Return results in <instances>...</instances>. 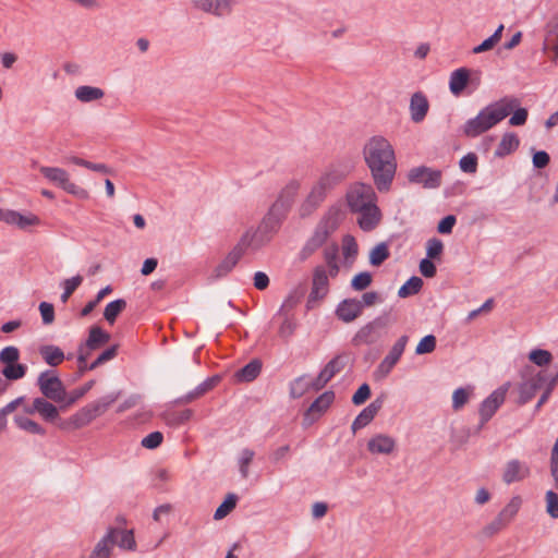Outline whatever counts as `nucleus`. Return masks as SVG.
<instances>
[{
  "label": "nucleus",
  "instance_id": "f257e3e1",
  "mask_svg": "<svg viewBox=\"0 0 558 558\" xmlns=\"http://www.w3.org/2000/svg\"><path fill=\"white\" fill-rule=\"evenodd\" d=\"M362 155L376 189L379 192H388L397 172L392 144L381 135H374L365 142Z\"/></svg>",
  "mask_w": 558,
  "mask_h": 558
},
{
  "label": "nucleus",
  "instance_id": "58836bf2",
  "mask_svg": "<svg viewBox=\"0 0 558 558\" xmlns=\"http://www.w3.org/2000/svg\"><path fill=\"white\" fill-rule=\"evenodd\" d=\"M238 497L234 494H228L222 504L216 509L214 513L215 520L226 518L236 506Z\"/></svg>",
  "mask_w": 558,
  "mask_h": 558
},
{
  "label": "nucleus",
  "instance_id": "1a4fd4ad",
  "mask_svg": "<svg viewBox=\"0 0 558 558\" xmlns=\"http://www.w3.org/2000/svg\"><path fill=\"white\" fill-rule=\"evenodd\" d=\"M301 189V183L298 180L290 181L280 192L278 199L271 206L269 217L279 216L283 217L288 209L291 207L295 196Z\"/></svg>",
  "mask_w": 558,
  "mask_h": 558
},
{
  "label": "nucleus",
  "instance_id": "a18cd8bd",
  "mask_svg": "<svg viewBox=\"0 0 558 558\" xmlns=\"http://www.w3.org/2000/svg\"><path fill=\"white\" fill-rule=\"evenodd\" d=\"M389 257L387 244H377L369 253V263L373 266H380Z\"/></svg>",
  "mask_w": 558,
  "mask_h": 558
},
{
  "label": "nucleus",
  "instance_id": "20e7f679",
  "mask_svg": "<svg viewBox=\"0 0 558 558\" xmlns=\"http://www.w3.org/2000/svg\"><path fill=\"white\" fill-rule=\"evenodd\" d=\"M345 177V172L339 167L331 165L327 167L313 183L308 194L299 207V215L302 218L311 216L316 211L331 191Z\"/></svg>",
  "mask_w": 558,
  "mask_h": 558
},
{
  "label": "nucleus",
  "instance_id": "9d476101",
  "mask_svg": "<svg viewBox=\"0 0 558 558\" xmlns=\"http://www.w3.org/2000/svg\"><path fill=\"white\" fill-rule=\"evenodd\" d=\"M509 386V383L500 386L482 402L480 407L481 426L486 424L504 403Z\"/></svg>",
  "mask_w": 558,
  "mask_h": 558
},
{
  "label": "nucleus",
  "instance_id": "a19ab883",
  "mask_svg": "<svg viewBox=\"0 0 558 558\" xmlns=\"http://www.w3.org/2000/svg\"><path fill=\"white\" fill-rule=\"evenodd\" d=\"M423 286V280L420 277H411L404 284H402L398 291L400 298H408L416 294Z\"/></svg>",
  "mask_w": 558,
  "mask_h": 558
},
{
  "label": "nucleus",
  "instance_id": "bb28decb",
  "mask_svg": "<svg viewBox=\"0 0 558 558\" xmlns=\"http://www.w3.org/2000/svg\"><path fill=\"white\" fill-rule=\"evenodd\" d=\"M262 245L263 242L258 239V233L256 231L248 230L242 235L233 250H239V254L243 256L247 250L256 251Z\"/></svg>",
  "mask_w": 558,
  "mask_h": 558
},
{
  "label": "nucleus",
  "instance_id": "423d86ee",
  "mask_svg": "<svg viewBox=\"0 0 558 558\" xmlns=\"http://www.w3.org/2000/svg\"><path fill=\"white\" fill-rule=\"evenodd\" d=\"M409 341L408 336H401L392 345L389 353L385 356V359L379 363L377 369L375 371V377L377 379L386 378L395 365L399 362L402 356L407 343Z\"/></svg>",
  "mask_w": 558,
  "mask_h": 558
},
{
  "label": "nucleus",
  "instance_id": "37998d69",
  "mask_svg": "<svg viewBox=\"0 0 558 558\" xmlns=\"http://www.w3.org/2000/svg\"><path fill=\"white\" fill-rule=\"evenodd\" d=\"M508 525L509 524L499 514H497L492 522L482 529L481 533L484 537H492L505 530Z\"/></svg>",
  "mask_w": 558,
  "mask_h": 558
},
{
  "label": "nucleus",
  "instance_id": "3c124183",
  "mask_svg": "<svg viewBox=\"0 0 558 558\" xmlns=\"http://www.w3.org/2000/svg\"><path fill=\"white\" fill-rule=\"evenodd\" d=\"M529 360L537 366H545L551 362L553 356L547 350L536 349L530 352Z\"/></svg>",
  "mask_w": 558,
  "mask_h": 558
},
{
  "label": "nucleus",
  "instance_id": "680f3d73",
  "mask_svg": "<svg viewBox=\"0 0 558 558\" xmlns=\"http://www.w3.org/2000/svg\"><path fill=\"white\" fill-rule=\"evenodd\" d=\"M215 385V380L214 379H210V380H206L204 383H202L201 385H198L196 387V389L192 392H190L189 395H186L183 399L184 402H191L193 401L194 399H197L199 398L201 396H203L205 392H207L208 390H210Z\"/></svg>",
  "mask_w": 558,
  "mask_h": 558
},
{
  "label": "nucleus",
  "instance_id": "72a5a7b5",
  "mask_svg": "<svg viewBox=\"0 0 558 558\" xmlns=\"http://www.w3.org/2000/svg\"><path fill=\"white\" fill-rule=\"evenodd\" d=\"M260 369V362L254 360L236 372V378L239 381L250 383L259 375Z\"/></svg>",
  "mask_w": 558,
  "mask_h": 558
},
{
  "label": "nucleus",
  "instance_id": "13d9d810",
  "mask_svg": "<svg viewBox=\"0 0 558 558\" xmlns=\"http://www.w3.org/2000/svg\"><path fill=\"white\" fill-rule=\"evenodd\" d=\"M325 265H322L323 267H326L329 270V274L331 278L337 277L339 272V266L337 263V251H326L325 252Z\"/></svg>",
  "mask_w": 558,
  "mask_h": 558
},
{
  "label": "nucleus",
  "instance_id": "c85d7f7f",
  "mask_svg": "<svg viewBox=\"0 0 558 558\" xmlns=\"http://www.w3.org/2000/svg\"><path fill=\"white\" fill-rule=\"evenodd\" d=\"M39 353L45 362L50 366H58L64 360L63 351L56 345H44L39 349Z\"/></svg>",
  "mask_w": 558,
  "mask_h": 558
},
{
  "label": "nucleus",
  "instance_id": "864d4df0",
  "mask_svg": "<svg viewBox=\"0 0 558 558\" xmlns=\"http://www.w3.org/2000/svg\"><path fill=\"white\" fill-rule=\"evenodd\" d=\"M436 348V338L433 335H427L417 343L415 353L418 355L432 353Z\"/></svg>",
  "mask_w": 558,
  "mask_h": 558
},
{
  "label": "nucleus",
  "instance_id": "0eeeda50",
  "mask_svg": "<svg viewBox=\"0 0 558 558\" xmlns=\"http://www.w3.org/2000/svg\"><path fill=\"white\" fill-rule=\"evenodd\" d=\"M329 270L323 266H316L313 270L312 289L307 300V307L314 302L323 300L329 292Z\"/></svg>",
  "mask_w": 558,
  "mask_h": 558
},
{
  "label": "nucleus",
  "instance_id": "a211bd4d",
  "mask_svg": "<svg viewBox=\"0 0 558 558\" xmlns=\"http://www.w3.org/2000/svg\"><path fill=\"white\" fill-rule=\"evenodd\" d=\"M195 9L216 16H223L231 12L230 0H192Z\"/></svg>",
  "mask_w": 558,
  "mask_h": 558
},
{
  "label": "nucleus",
  "instance_id": "338daca9",
  "mask_svg": "<svg viewBox=\"0 0 558 558\" xmlns=\"http://www.w3.org/2000/svg\"><path fill=\"white\" fill-rule=\"evenodd\" d=\"M371 396V388L367 384H363L360 386V388L355 391V393L352 397V402L355 405L363 404Z\"/></svg>",
  "mask_w": 558,
  "mask_h": 558
},
{
  "label": "nucleus",
  "instance_id": "8fccbe9b",
  "mask_svg": "<svg viewBox=\"0 0 558 558\" xmlns=\"http://www.w3.org/2000/svg\"><path fill=\"white\" fill-rule=\"evenodd\" d=\"M313 387V383L306 380L304 376L296 378L290 385V393L293 398H301L310 387Z\"/></svg>",
  "mask_w": 558,
  "mask_h": 558
},
{
  "label": "nucleus",
  "instance_id": "69168bd1",
  "mask_svg": "<svg viewBox=\"0 0 558 558\" xmlns=\"http://www.w3.org/2000/svg\"><path fill=\"white\" fill-rule=\"evenodd\" d=\"M39 312L41 315L43 323L50 325L54 320V308L53 305L48 302H41L39 304Z\"/></svg>",
  "mask_w": 558,
  "mask_h": 558
},
{
  "label": "nucleus",
  "instance_id": "f8f14e48",
  "mask_svg": "<svg viewBox=\"0 0 558 558\" xmlns=\"http://www.w3.org/2000/svg\"><path fill=\"white\" fill-rule=\"evenodd\" d=\"M408 179L411 183L422 184L427 189H435L441 183V172L421 166L412 168L408 172Z\"/></svg>",
  "mask_w": 558,
  "mask_h": 558
},
{
  "label": "nucleus",
  "instance_id": "dca6fc26",
  "mask_svg": "<svg viewBox=\"0 0 558 558\" xmlns=\"http://www.w3.org/2000/svg\"><path fill=\"white\" fill-rule=\"evenodd\" d=\"M429 110V102L425 94L416 92L410 99V117L414 123H421L425 120Z\"/></svg>",
  "mask_w": 558,
  "mask_h": 558
},
{
  "label": "nucleus",
  "instance_id": "c9c22d12",
  "mask_svg": "<svg viewBox=\"0 0 558 558\" xmlns=\"http://www.w3.org/2000/svg\"><path fill=\"white\" fill-rule=\"evenodd\" d=\"M126 302L122 299L114 300L108 303L104 311L105 319L112 325L117 317L125 310Z\"/></svg>",
  "mask_w": 558,
  "mask_h": 558
},
{
  "label": "nucleus",
  "instance_id": "4be33fe9",
  "mask_svg": "<svg viewBox=\"0 0 558 558\" xmlns=\"http://www.w3.org/2000/svg\"><path fill=\"white\" fill-rule=\"evenodd\" d=\"M335 395L331 391H326L320 395L310 407L305 414L306 420L315 421L319 417L333 402Z\"/></svg>",
  "mask_w": 558,
  "mask_h": 558
},
{
  "label": "nucleus",
  "instance_id": "6e6d98bb",
  "mask_svg": "<svg viewBox=\"0 0 558 558\" xmlns=\"http://www.w3.org/2000/svg\"><path fill=\"white\" fill-rule=\"evenodd\" d=\"M444 251V243L436 238H432L426 243V255L428 258H439Z\"/></svg>",
  "mask_w": 558,
  "mask_h": 558
},
{
  "label": "nucleus",
  "instance_id": "6e6552de",
  "mask_svg": "<svg viewBox=\"0 0 558 558\" xmlns=\"http://www.w3.org/2000/svg\"><path fill=\"white\" fill-rule=\"evenodd\" d=\"M38 386L41 393L54 402H62L65 399V389L62 381L49 372H44L38 377Z\"/></svg>",
  "mask_w": 558,
  "mask_h": 558
},
{
  "label": "nucleus",
  "instance_id": "052dcab7",
  "mask_svg": "<svg viewBox=\"0 0 558 558\" xmlns=\"http://www.w3.org/2000/svg\"><path fill=\"white\" fill-rule=\"evenodd\" d=\"M545 500L547 513L551 518L558 519V494L553 490H548L546 493Z\"/></svg>",
  "mask_w": 558,
  "mask_h": 558
},
{
  "label": "nucleus",
  "instance_id": "473e14b6",
  "mask_svg": "<svg viewBox=\"0 0 558 558\" xmlns=\"http://www.w3.org/2000/svg\"><path fill=\"white\" fill-rule=\"evenodd\" d=\"M35 409L37 410V413L46 421L52 422L59 415L57 407L44 398L35 399Z\"/></svg>",
  "mask_w": 558,
  "mask_h": 558
},
{
  "label": "nucleus",
  "instance_id": "f03ea898",
  "mask_svg": "<svg viewBox=\"0 0 558 558\" xmlns=\"http://www.w3.org/2000/svg\"><path fill=\"white\" fill-rule=\"evenodd\" d=\"M347 203L351 211L359 214L357 223L364 231L377 227L381 219L377 196L371 184L356 182L347 191Z\"/></svg>",
  "mask_w": 558,
  "mask_h": 558
},
{
  "label": "nucleus",
  "instance_id": "9b49d317",
  "mask_svg": "<svg viewBox=\"0 0 558 558\" xmlns=\"http://www.w3.org/2000/svg\"><path fill=\"white\" fill-rule=\"evenodd\" d=\"M110 340V335L104 331L98 326H93L89 329V335L87 340L80 345L78 348V362H86L89 357L92 351L97 350L108 343Z\"/></svg>",
  "mask_w": 558,
  "mask_h": 558
},
{
  "label": "nucleus",
  "instance_id": "6ab92c4d",
  "mask_svg": "<svg viewBox=\"0 0 558 558\" xmlns=\"http://www.w3.org/2000/svg\"><path fill=\"white\" fill-rule=\"evenodd\" d=\"M362 312L363 305L360 300L345 299L337 306L336 315L340 320L351 323L361 316Z\"/></svg>",
  "mask_w": 558,
  "mask_h": 558
},
{
  "label": "nucleus",
  "instance_id": "603ef678",
  "mask_svg": "<svg viewBox=\"0 0 558 558\" xmlns=\"http://www.w3.org/2000/svg\"><path fill=\"white\" fill-rule=\"evenodd\" d=\"M373 277L369 272L363 271L355 275L351 280V287L355 291H363L371 286Z\"/></svg>",
  "mask_w": 558,
  "mask_h": 558
},
{
  "label": "nucleus",
  "instance_id": "aec40b11",
  "mask_svg": "<svg viewBox=\"0 0 558 558\" xmlns=\"http://www.w3.org/2000/svg\"><path fill=\"white\" fill-rule=\"evenodd\" d=\"M544 381V376L538 373L536 376L522 383L519 387V403L524 404L532 400Z\"/></svg>",
  "mask_w": 558,
  "mask_h": 558
},
{
  "label": "nucleus",
  "instance_id": "ddd939ff",
  "mask_svg": "<svg viewBox=\"0 0 558 558\" xmlns=\"http://www.w3.org/2000/svg\"><path fill=\"white\" fill-rule=\"evenodd\" d=\"M530 475L531 469L527 463L518 459H511L505 464L501 477L504 483L510 485L515 482H522L530 477Z\"/></svg>",
  "mask_w": 558,
  "mask_h": 558
},
{
  "label": "nucleus",
  "instance_id": "ea45409f",
  "mask_svg": "<svg viewBox=\"0 0 558 558\" xmlns=\"http://www.w3.org/2000/svg\"><path fill=\"white\" fill-rule=\"evenodd\" d=\"M504 25H499L495 33L485 39L481 45L473 48V53L478 54L492 50L501 39Z\"/></svg>",
  "mask_w": 558,
  "mask_h": 558
},
{
  "label": "nucleus",
  "instance_id": "79ce46f5",
  "mask_svg": "<svg viewBox=\"0 0 558 558\" xmlns=\"http://www.w3.org/2000/svg\"><path fill=\"white\" fill-rule=\"evenodd\" d=\"M14 422L16 426L23 430H26L31 434L35 435H44L45 428L41 427L38 423L35 421L26 417V416H15Z\"/></svg>",
  "mask_w": 558,
  "mask_h": 558
},
{
  "label": "nucleus",
  "instance_id": "0e129e2a",
  "mask_svg": "<svg viewBox=\"0 0 558 558\" xmlns=\"http://www.w3.org/2000/svg\"><path fill=\"white\" fill-rule=\"evenodd\" d=\"M163 436L160 432H153L142 439V446L147 449H155L162 442Z\"/></svg>",
  "mask_w": 558,
  "mask_h": 558
},
{
  "label": "nucleus",
  "instance_id": "bf43d9fd",
  "mask_svg": "<svg viewBox=\"0 0 558 558\" xmlns=\"http://www.w3.org/2000/svg\"><path fill=\"white\" fill-rule=\"evenodd\" d=\"M460 169L466 173H475L477 170V157L475 154L470 153L460 159Z\"/></svg>",
  "mask_w": 558,
  "mask_h": 558
},
{
  "label": "nucleus",
  "instance_id": "c03bdc74",
  "mask_svg": "<svg viewBox=\"0 0 558 558\" xmlns=\"http://www.w3.org/2000/svg\"><path fill=\"white\" fill-rule=\"evenodd\" d=\"M303 296V292L299 290L291 291L288 296L284 299L278 314L287 315L290 311H292L300 302Z\"/></svg>",
  "mask_w": 558,
  "mask_h": 558
},
{
  "label": "nucleus",
  "instance_id": "09e8293b",
  "mask_svg": "<svg viewBox=\"0 0 558 558\" xmlns=\"http://www.w3.org/2000/svg\"><path fill=\"white\" fill-rule=\"evenodd\" d=\"M26 366L23 364L12 363L2 369L3 376L9 380H16L25 376Z\"/></svg>",
  "mask_w": 558,
  "mask_h": 558
},
{
  "label": "nucleus",
  "instance_id": "774afa93",
  "mask_svg": "<svg viewBox=\"0 0 558 558\" xmlns=\"http://www.w3.org/2000/svg\"><path fill=\"white\" fill-rule=\"evenodd\" d=\"M545 47L554 51L555 58L558 57V27L548 34L545 39Z\"/></svg>",
  "mask_w": 558,
  "mask_h": 558
},
{
  "label": "nucleus",
  "instance_id": "4468645a",
  "mask_svg": "<svg viewBox=\"0 0 558 558\" xmlns=\"http://www.w3.org/2000/svg\"><path fill=\"white\" fill-rule=\"evenodd\" d=\"M0 220L16 226L20 229H26L40 223V219L34 214L28 213L24 215L10 209H0Z\"/></svg>",
  "mask_w": 558,
  "mask_h": 558
},
{
  "label": "nucleus",
  "instance_id": "393cba45",
  "mask_svg": "<svg viewBox=\"0 0 558 558\" xmlns=\"http://www.w3.org/2000/svg\"><path fill=\"white\" fill-rule=\"evenodd\" d=\"M108 531H114L112 544L118 545L121 549L135 550L136 542L133 530L120 527H109Z\"/></svg>",
  "mask_w": 558,
  "mask_h": 558
},
{
  "label": "nucleus",
  "instance_id": "49530a36",
  "mask_svg": "<svg viewBox=\"0 0 558 558\" xmlns=\"http://www.w3.org/2000/svg\"><path fill=\"white\" fill-rule=\"evenodd\" d=\"M473 389L471 387L468 388H458L452 393V408L458 411L468 403Z\"/></svg>",
  "mask_w": 558,
  "mask_h": 558
},
{
  "label": "nucleus",
  "instance_id": "39448f33",
  "mask_svg": "<svg viewBox=\"0 0 558 558\" xmlns=\"http://www.w3.org/2000/svg\"><path fill=\"white\" fill-rule=\"evenodd\" d=\"M39 171L48 181L61 187L66 193L81 198L88 197V192L73 183L70 179V174L64 169L43 166Z\"/></svg>",
  "mask_w": 558,
  "mask_h": 558
},
{
  "label": "nucleus",
  "instance_id": "5701e85b",
  "mask_svg": "<svg viewBox=\"0 0 558 558\" xmlns=\"http://www.w3.org/2000/svg\"><path fill=\"white\" fill-rule=\"evenodd\" d=\"M342 367L343 365L339 357L332 359L319 373L315 381H313V388L315 390L322 389L336 374L342 369Z\"/></svg>",
  "mask_w": 558,
  "mask_h": 558
},
{
  "label": "nucleus",
  "instance_id": "c756f323",
  "mask_svg": "<svg viewBox=\"0 0 558 558\" xmlns=\"http://www.w3.org/2000/svg\"><path fill=\"white\" fill-rule=\"evenodd\" d=\"M241 255L239 254V250H232L226 258L216 267L215 276L217 278L225 277L228 275L238 262L241 259Z\"/></svg>",
  "mask_w": 558,
  "mask_h": 558
},
{
  "label": "nucleus",
  "instance_id": "a878e982",
  "mask_svg": "<svg viewBox=\"0 0 558 558\" xmlns=\"http://www.w3.org/2000/svg\"><path fill=\"white\" fill-rule=\"evenodd\" d=\"M113 534L114 531H107V533L96 543L88 558H110L113 550Z\"/></svg>",
  "mask_w": 558,
  "mask_h": 558
},
{
  "label": "nucleus",
  "instance_id": "5fc2aeb1",
  "mask_svg": "<svg viewBox=\"0 0 558 558\" xmlns=\"http://www.w3.org/2000/svg\"><path fill=\"white\" fill-rule=\"evenodd\" d=\"M254 451L251 449H243L239 458L240 472L243 478L248 476V465L254 458Z\"/></svg>",
  "mask_w": 558,
  "mask_h": 558
},
{
  "label": "nucleus",
  "instance_id": "e2e57ef3",
  "mask_svg": "<svg viewBox=\"0 0 558 558\" xmlns=\"http://www.w3.org/2000/svg\"><path fill=\"white\" fill-rule=\"evenodd\" d=\"M117 352L118 345H112L108 348L89 365V369H95L99 365L112 360L113 357H116Z\"/></svg>",
  "mask_w": 558,
  "mask_h": 558
},
{
  "label": "nucleus",
  "instance_id": "7c9ffc66",
  "mask_svg": "<svg viewBox=\"0 0 558 558\" xmlns=\"http://www.w3.org/2000/svg\"><path fill=\"white\" fill-rule=\"evenodd\" d=\"M520 141L514 133H505L496 149V156L502 157L511 154L519 147Z\"/></svg>",
  "mask_w": 558,
  "mask_h": 558
},
{
  "label": "nucleus",
  "instance_id": "7ed1b4c3",
  "mask_svg": "<svg viewBox=\"0 0 558 558\" xmlns=\"http://www.w3.org/2000/svg\"><path fill=\"white\" fill-rule=\"evenodd\" d=\"M519 105V99L514 97H505L487 105L464 123L463 134L468 137L480 136L507 118Z\"/></svg>",
  "mask_w": 558,
  "mask_h": 558
},
{
  "label": "nucleus",
  "instance_id": "f3484780",
  "mask_svg": "<svg viewBox=\"0 0 558 558\" xmlns=\"http://www.w3.org/2000/svg\"><path fill=\"white\" fill-rule=\"evenodd\" d=\"M396 447V439L386 434H377L367 441V450L373 454H391Z\"/></svg>",
  "mask_w": 558,
  "mask_h": 558
},
{
  "label": "nucleus",
  "instance_id": "de8ad7c7",
  "mask_svg": "<svg viewBox=\"0 0 558 558\" xmlns=\"http://www.w3.org/2000/svg\"><path fill=\"white\" fill-rule=\"evenodd\" d=\"M83 277L76 275L72 278L65 279L62 283L63 293L61 294V301L65 303L69 298L73 294V292L82 284Z\"/></svg>",
  "mask_w": 558,
  "mask_h": 558
},
{
  "label": "nucleus",
  "instance_id": "4d7b16f0",
  "mask_svg": "<svg viewBox=\"0 0 558 558\" xmlns=\"http://www.w3.org/2000/svg\"><path fill=\"white\" fill-rule=\"evenodd\" d=\"M20 359V351L16 347H5L0 351V362L2 364H12Z\"/></svg>",
  "mask_w": 558,
  "mask_h": 558
},
{
  "label": "nucleus",
  "instance_id": "412c9836",
  "mask_svg": "<svg viewBox=\"0 0 558 558\" xmlns=\"http://www.w3.org/2000/svg\"><path fill=\"white\" fill-rule=\"evenodd\" d=\"M470 70L459 68L451 72L449 77V89L452 95L460 96L468 84L471 82Z\"/></svg>",
  "mask_w": 558,
  "mask_h": 558
},
{
  "label": "nucleus",
  "instance_id": "b1692460",
  "mask_svg": "<svg viewBox=\"0 0 558 558\" xmlns=\"http://www.w3.org/2000/svg\"><path fill=\"white\" fill-rule=\"evenodd\" d=\"M380 409L381 402L379 400L373 401L365 409H363L352 423L353 432H356L357 429L368 425Z\"/></svg>",
  "mask_w": 558,
  "mask_h": 558
},
{
  "label": "nucleus",
  "instance_id": "4c0bfd02",
  "mask_svg": "<svg viewBox=\"0 0 558 558\" xmlns=\"http://www.w3.org/2000/svg\"><path fill=\"white\" fill-rule=\"evenodd\" d=\"M118 398L119 393H110L89 403V407L92 408L95 415L98 417L102 415L109 409V407L118 400Z\"/></svg>",
  "mask_w": 558,
  "mask_h": 558
},
{
  "label": "nucleus",
  "instance_id": "2f4dec72",
  "mask_svg": "<svg viewBox=\"0 0 558 558\" xmlns=\"http://www.w3.org/2000/svg\"><path fill=\"white\" fill-rule=\"evenodd\" d=\"M97 416L93 412L89 404L78 410L70 417V423L74 428H82L93 422Z\"/></svg>",
  "mask_w": 558,
  "mask_h": 558
},
{
  "label": "nucleus",
  "instance_id": "cd10ccee",
  "mask_svg": "<svg viewBox=\"0 0 558 558\" xmlns=\"http://www.w3.org/2000/svg\"><path fill=\"white\" fill-rule=\"evenodd\" d=\"M74 94L76 99L81 102L96 101L105 96V92L101 88L89 85L78 86Z\"/></svg>",
  "mask_w": 558,
  "mask_h": 558
},
{
  "label": "nucleus",
  "instance_id": "e433bc0d",
  "mask_svg": "<svg viewBox=\"0 0 558 558\" xmlns=\"http://www.w3.org/2000/svg\"><path fill=\"white\" fill-rule=\"evenodd\" d=\"M326 240H324L319 233L314 232L313 235L307 240L302 250L300 251L301 260L307 259L314 252H316Z\"/></svg>",
  "mask_w": 558,
  "mask_h": 558
},
{
  "label": "nucleus",
  "instance_id": "2eb2a0df",
  "mask_svg": "<svg viewBox=\"0 0 558 558\" xmlns=\"http://www.w3.org/2000/svg\"><path fill=\"white\" fill-rule=\"evenodd\" d=\"M340 220V209L331 207L326 211L314 232L319 233L324 240H327L328 236L338 228Z\"/></svg>",
  "mask_w": 558,
  "mask_h": 558
},
{
  "label": "nucleus",
  "instance_id": "f704fd0d",
  "mask_svg": "<svg viewBox=\"0 0 558 558\" xmlns=\"http://www.w3.org/2000/svg\"><path fill=\"white\" fill-rule=\"evenodd\" d=\"M522 506V498L513 496L508 504L498 513L508 524H510Z\"/></svg>",
  "mask_w": 558,
  "mask_h": 558
}]
</instances>
